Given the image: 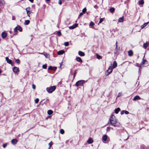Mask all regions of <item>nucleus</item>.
Returning a JSON list of instances; mask_svg holds the SVG:
<instances>
[{"instance_id": "5fc2aeb1", "label": "nucleus", "mask_w": 149, "mask_h": 149, "mask_svg": "<svg viewBox=\"0 0 149 149\" xmlns=\"http://www.w3.org/2000/svg\"><path fill=\"white\" fill-rule=\"evenodd\" d=\"M146 149H149V146H148L146 148Z\"/></svg>"}, {"instance_id": "603ef678", "label": "nucleus", "mask_w": 149, "mask_h": 149, "mask_svg": "<svg viewBox=\"0 0 149 149\" xmlns=\"http://www.w3.org/2000/svg\"><path fill=\"white\" fill-rule=\"evenodd\" d=\"M56 67H53L52 70H56Z\"/></svg>"}, {"instance_id": "20e7f679", "label": "nucleus", "mask_w": 149, "mask_h": 149, "mask_svg": "<svg viewBox=\"0 0 149 149\" xmlns=\"http://www.w3.org/2000/svg\"><path fill=\"white\" fill-rule=\"evenodd\" d=\"M112 70L113 69L112 66H109L108 69L107 70V72H106V74L107 75H108L109 74L112 72Z\"/></svg>"}, {"instance_id": "79ce46f5", "label": "nucleus", "mask_w": 149, "mask_h": 149, "mask_svg": "<svg viewBox=\"0 0 149 149\" xmlns=\"http://www.w3.org/2000/svg\"><path fill=\"white\" fill-rule=\"evenodd\" d=\"M52 141L50 142L49 143V147H51L52 146Z\"/></svg>"}, {"instance_id": "423d86ee", "label": "nucleus", "mask_w": 149, "mask_h": 149, "mask_svg": "<svg viewBox=\"0 0 149 149\" xmlns=\"http://www.w3.org/2000/svg\"><path fill=\"white\" fill-rule=\"evenodd\" d=\"M27 15L29 17H30V14L31 13V12H30V8H27L26 9Z\"/></svg>"}, {"instance_id": "a19ab883", "label": "nucleus", "mask_w": 149, "mask_h": 149, "mask_svg": "<svg viewBox=\"0 0 149 149\" xmlns=\"http://www.w3.org/2000/svg\"><path fill=\"white\" fill-rule=\"evenodd\" d=\"M124 113L126 114H127L129 113V112L126 110H124Z\"/></svg>"}, {"instance_id": "ddd939ff", "label": "nucleus", "mask_w": 149, "mask_h": 149, "mask_svg": "<svg viewBox=\"0 0 149 149\" xmlns=\"http://www.w3.org/2000/svg\"><path fill=\"white\" fill-rule=\"evenodd\" d=\"M108 136L106 135H104L102 137V140L103 141H105L107 139Z\"/></svg>"}, {"instance_id": "de8ad7c7", "label": "nucleus", "mask_w": 149, "mask_h": 149, "mask_svg": "<svg viewBox=\"0 0 149 149\" xmlns=\"http://www.w3.org/2000/svg\"><path fill=\"white\" fill-rule=\"evenodd\" d=\"M7 146V144L6 143L4 144H3V148H5Z\"/></svg>"}, {"instance_id": "13d9d810", "label": "nucleus", "mask_w": 149, "mask_h": 149, "mask_svg": "<svg viewBox=\"0 0 149 149\" xmlns=\"http://www.w3.org/2000/svg\"><path fill=\"white\" fill-rule=\"evenodd\" d=\"M12 20H15V19L14 18H13Z\"/></svg>"}, {"instance_id": "37998d69", "label": "nucleus", "mask_w": 149, "mask_h": 149, "mask_svg": "<svg viewBox=\"0 0 149 149\" xmlns=\"http://www.w3.org/2000/svg\"><path fill=\"white\" fill-rule=\"evenodd\" d=\"M17 27H16L14 29V31L15 33H16L17 32Z\"/></svg>"}, {"instance_id": "7ed1b4c3", "label": "nucleus", "mask_w": 149, "mask_h": 149, "mask_svg": "<svg viewBox=\"0 0 149 149\" xmlns=\"http://www.w3.org/2000/svg\"><path fill=\"white\" fill-rule=\"evenodd\" d=\"M85 83V81L83 80H81L77 81L76 83V86H82L84 83Z\"/></svg>"}, {"instance_id": "393cba45", "label": "nucleus", "mask_w": 149, "mask_h": 149, "mask_svg": "<svg viewBox=\"0 0 149 149\" xmlns=\"http://www.w3.org/2000/svg\"><path fill=\"white\" fill-rule=\"evenodd\" d=\"M53 113V111L51 110H49L47 111V113L48 115H50Z\"/></svg>"}, {"instance_id": "4468645a", "label": "nucleus", "mask_w": 149, "mask_h": 149, "mask_svg": "<svg viewBox=\"0 0 149 149\" xmlns=\"http://www.w3.org/2000/svg\"><path fill=\"white\" fill-rule=\"evenodd\" d=\"M7 36V34L6 33L3 32L1 34V36L3 38H6Z\"/></svg>"}, {"instance_id": "bb28decb", "label": "nucleus", "mask_w": 149, "mask_h": 149, "mask_svg": "<svg viewBox=\"0 0 149 149\" xmlns=\"http://www.w3.org/2000/svg\"><path fill=\"white\" fill-rule=\"evenodd\" d=\"M97 58L98 59H101L102 58V57L101 56L99 55V54H97L96 55Z\"/></svg>"}, {"instance_id": "bf43d9fd", "label": "nucleus", "mask_w": 149, "mask_h": 149, "mask_svg": "<svg viewBox=\"0 0 149 149\" xmlns=\"http://www.w3.org/2000/svg\"><path fill=\"white\" fill-rule=\"evenodd\" d=\"M46 1H49L50 0H46Z\"/></svg>"}, {"instance_id": "e2e57ef3", "label": "nucleus", "mask_w": 149, "mask_h": 149, "mask_svg": "<svg viewBox=\"0 0 149 149\" xmlns=\"http://www.w3.org/2000/svg\"><path fill=\"white\" fill-rule=\"evenodd\" d=\"M39 54H42V53H39Z\"/></svg>"}, {"instance_id": "a18cd8bd", "label": "nucleus", "mask_w": 149, "mask_h": 149, "mask_svg": "<svg viewBox=\"0 0 149 149\" xmlns=\"http://www.w3.org/2000/svg\"><path fill=\"white\" fill-rule=\"evenodd\" d=\"M53 67L52 66H50L48 67V69L49 70H52Z\"/></svg>"}, {"instance_id": "473e14b6", "label": "nucleus", "mask_w": 149, "mask_h": 149, "mask_svg": "<svg viewBox=\"0 0 149 149\" xmlns=\"http://www.w3.org/2000/svg\"><path fill=\"white\" fill-rule=\"evenodd\" d=\"M87 9L86 8H84L82 10V13H84L86 11Z\"/></svg>"}, {"instance_id": "72a5a7b5", "label": "nucleus", "mask_w": 149, "mask_h": 149, "mask_svg": "<svg viewBox=\"0 0 149 149\" xmlns=\"http://www.w3.org/2000/svg\"><path fill=\"white\" fill-rule=\"evenodd\" d=\"M64 45L65 46H67L69 45V43L68 42H66L64 43Z\"/></svg>"}, {"instance_id": "f03ea898", "label": "nucleus", "mask_w": 149, "mask_h": 149, "mask_svg": "<svg viewBox=\"0 0 149 149\" xmlns=\"http://www.w3.org/2000/svg\"><path fill=\"white\" fill-rule=\"evenodd\" d=\"M56 88L55 86H53L50 88L47 87L46 88V90L49 93H51L54 91Z\"/></svg>"}, {"instance_id": "2eb2a0df", "label": "nucleus", "mask_w": 149, "mask_h": 149, "mask_svg": "<svg viewBox=\"0 0 149 149\" xmlns=\"http://www.w3.org/2000/svg\"><path fill=\"white\" fill-rule=\"evenodd\" d=\"M65 51L63 50L59 51L57 52V54L59 55H62L64 53Z\"/></svg>"}, {"instance_id": "7c9ffc66", "label": "nucleus", "mask_w": 149, "mask_h": 149, "mask_svg": "<svg viewBox=\"0 0 149 149\" xmlns=\"http://www.w3.org/2000/svg\"><path fill=\"white\" fill-rule=\"evenodd\" d=\"M42 67L43 68L46 69L47 68V65L46 64L43 65H42Z\"/></svg>"}, {"instance_id": "c9c22d12", "label": "nucleus", "mask_w": 149, "mask_h": 149, "mask_svg": "<svg viewBox=\"0 0 149 149\" xmlns=\"http://www.w3.org/2000/svg\"><path fill=\"white\" fill-rule=\"evenodd\" d=\"M146 61V60H145L144 59H143L142 61L141 62V64L143 65L145 63Z\"/></svg>"}, {"instance_id": "864d4df0", "label": "nucleus", "mask_w": 149, "mask_h": 149, "mask_svg": "<svg viewBox=\"0 0 149 149\" xmlns=\"http://www.w3.org/2000/svg\"><path fill=\"white\" fill-rule=\"evenodd\" d=\"M29 1H30L31 2H33V0H29Z\"/></svg>"}, {"instance_id": "3c124183", "label": "nucleus", "mask_w": 149, "mask_h": 149, "mask_svg": "<svg viewBox=\"0 0 149 149\" xmlns=\"http://www.w3.org/2000/svg\"><path fill=\"white\" fill-rule=\"evenodd\" d=\"M83 14V13H80V14H79V17H81V16Z\"/></svg>"}, {"instance_id": "a211bd4d", "label": "nucleus", "mask_w": 149, "mask_h": 149, "mask_svg": "<svg viewBox=\"0 0 149 149\" xmlns=\"http://www.w3.org/2000/svg\"><path fill=\"white\" fill-rule=\"evenodd\" d=\"M87 142L88 143L91 144L93 142V140L91 138H89Z\"/></svg>"}, {"instance_id": "49530a36", "label": "nucleus", "mask_w": 149, "mask_h": 149, "mask_svg": "<svg viewBox=\"0 0 149 149\" xmlns=\"http://www.w3.org/2000/svg\"><path fill=\"white\" fill-rule=\"evenodd\" d=\"M32 87L33 89H35L36 88L35 85L34 84H33L32 85Z\"/></svg>"}, {"instance_id": "8fccbe9b", "label": "nucleus", "mask_w": 149, "mask_h": 149, "mask_svg": "<svg viewBox=\"0 0 149 149\" xmlns=\"http://www.w3.org/2000/svg\"><path fill=\"white\" fill-rule=\"evenodd\" d=\"M124 113V110L122 111H121L120 113L121 115H123Z\"/></svg>"}, {"instance_id": "1a4fd4ad", "label": "nucleus", "mask_w": 149, "mask_h": 149, "mask_svg": "<svg viewBox=\"0 0 149 149\" xmlns=\"http://www.w3.org/2000/svg\"><path fill=\"white\" fill-rule=\"evenodd\" d=\"M141 99V98L138 95H136L133 98V100L134 101H135L136 100H140Z\"/></svg>"}, {"instance_id": "4d7b16f0", "label": "nucleus", "mask_w": 149, "mask_h": 149, "mask_svg": "<svg viewBox=\"0 0 149 149\" xmlns=\"http://www.w3.org/2000/svg\"><path fill=\"white\" fill-rule=\"evenodd\" d=\"M2 71L1 70H0V74L1 72Z\"/></svg>"}, {"instance_id": "f257e3e1", "label": "nucleus", "mask_w": 149, "mask_h": 149, "mask_svg": "<svg viewBox=\"0 0 149 149\" xmlns=\"http://www.w3.org/2000/svg\"><path fill=\"white\" fill-rule=\"evenodd\" d=\"M109 122L111 125L114 126H118L119 124L117 122V120L116 119L115 117L113 115H112L109 119Z\"/></svg>"}, {"instance_id": "a878e982", "label": "nucleus", "mask_w": 149, "mask_h": 149, "mask_svg": "<svg viewBox=\"0 0 149 149\" xmlns=\"http://www.w3.org/2000/svg\"><path fill=\"white\" fill-rule=\"evenodd\" d=\"M30 23V21L28 20H25V24L26 25H28Z\"/></svg>"}, {"instance_id": "2f4dec72", "label": "nucleus", "mask_w": 149, "mask_h": 149, "mask_svg": "<svg viewBox=\"0 0 149 149\" xmlns=\"http://www.w3.org/2000/svg\"><path fill=\"white\" fill-rule=\"evenodd\" d=\"M15 62L17 64H19L20 61L19 59H17L15 60Z\"/></svg>"}, {"instance_id": "6e6552de", "label": "nucleus", "mask_w": 149, "mask_h": 149, "mask_svg": "<svg viewBox=\"0 0 149 149\" xmlns=\"http://www.w3.org/2000/svg\"><path fill=\"white\" fill-rule=\"evenodd\" d=\"M78 26V24H75L72 26L69 27V28L70 29H73L76 28Z\"/></svg>"}, {"instance_id": "c03bdc74", "label": "nucleus", "mask_w": 149, "mask_h": 149, "mask_svg": "<svg viewBox=\"0 0 149 149\" xmlns=\"http://www.w3.org/2000/svg\"><path fill=\"white\" fill-rule=\"evenodd\" d=\"M122 95V93H119L118 94L117 97H119Z\"/></svg>"}, {"instance_id": "680f3d73", "label": "nucleus", "mask_w": 149, "mask_h": 149, "mask_svg": "<svg viewBox=\"0 0 149 149\" xmlns=\"http://www.w3.org/2000/svg\"><path fill=\"white\" fill-rule=\"evenodd\" d=\"M10 32V33H12V31H10V32Z\"/></svg>"}, {"instance_id": "6e6d98bb", "label": "nucleus", "mask_w": 149, "mask_h": 149, "mask_svg": "<svg viewBox=\"0 0 149 149\" xmlns=\"http://www.w3.org/2000/svg\"><path fill=\"white\" fill-rule=\"evenodd\" d=\"M76 72H75L74 73V77H75V74H76Z\"/></svg>"}, {"instance_id": "5701e85b", "label": "nucleus", "mask_w": 149, "mask_h": 149, "mask_svg": "<svg viewBox=\"0 0 149 149\" xmlns=\"http://www.w3.org/2000/svg\"><path fill=\"white\" fill-rule=\"evenodd\" d=\"M17 30H18L20 32H21L22 31V28L20 26H17Z\"/></svg>"}, {"instance_id": "b1692460", "label": "nucleus", "mask_w": 149, "mask_h": 149, "mask_svg": "<svg viewBox=\"0 0 149 149\" xmlns=\"http://www.w3.org/2000/svg\"><path fill=\"white\" fill-rule=\"evenodd\" d=\"M95 25V24L93 22H91L90 24V26H91V28H94V26Z\"/></svg>"}, {"instance_id": "f8f14e48", "label": "nucleus", "mask_w": 149, "mask_h": 149, "mask_svg": "<svg viewBox=\"0 0 149 149\" xmlns=\"http://www.w3.org/2000/svg\"><path fill=\"white\" fill-rule=\"evenodd\" d=\"M79 55L81 56H85L84 53L81 51H79L78 52Z\"/></svg>"}, {"instance_id": "dca6fc26", "label": "nucleus", "mask_w": 149, "mask_h": 149, "mask_svg": "<svg viewBox=\"0 0 149 149\" xmlns=\"http://www.w3.org/2000/svg\"><path fill=\"white\" fill-rule=\"evenodd\" d=\"M123 16L122 17L120 18L118 20V22H122L124 21Z\"/></svg>"}, {"instance_id": "e433bc0d", "label": "nucleus", "mask_w": 149, "mask_h": 149, "mask_svg": "<svg viewBox=\"0 0 149 149\" xmlns=\"http://www.w3.org/2000/svg\"><path fill=\"white\" fill-rule=\"evenodd\" d=\"M39 100L38 98H36L35 100V102L36 103H37L39 102Z\"/></svg>"}, {"instance_id": "9b49d317", "label": "nucleus", "mask_w": 149, "mask_h": 149, "mask_svg": "<svg viewBox=\"0 0 149 149\" xmlns=\"http://www.w3.org/2000/svg\"><path fill=\"white\" fill-rule=\"evenodd\" d=\"M76 60L77 61L81 63L82 62V60L81 58L79 57H77L76 58Z\"/></svg>"}, {"instance_id": "6ab92c4d", "label": "nucleus", "mask_w": 149, "mask_h": 149, "mask_svg": "<svg viewBox=\"0 0 149 149\" xmlns=\"http://www.w3.org/2000/svg\"><path fill=\"white\" fill-rule=\"evenodd\" d=\"M117 66V63L116 61H115L113 62V68H116Z\"/></svg>"}, {"instance_id": "052dcab7", "label": "nucleus", "mask_w": 149, "mask_h": 149, "mask_svg": "<svg viewBox=\"0 0 149 149\" xmlns=\"http://www.w3.org/2000/svg\"><path fill=\"white\" fill-rule=\"evenodd\" d=\"M50 148H51V147H49V148H48V149H50Z\"/></svg>"}, {"instance_id": "c756f323", "label": "nucleus", "mask_w": 149, "mask_h": 149, "mask_svg": "<svg viewBox=\"0 0 149 149\" xmlns=\"http://www.w3.org/2000/svg\"><path fill=\"white\" fill-rule=\"evenodd\" d=\"M60 132L61 134H63L64 133V130L62 129H61L60 130Z\"/></svg>"}, {"instance_id": "4be33fe9", "label": "nucleus", "mask_w": 149, "mask_h": 149, "mask_svg": "<svg viewBox=\"0 0 149 149\" xmlns=\"http://www.w3.org/2000/svg\"><path fill=\"white\" fill-rule=\"evenodd\" d=\"M148 43L146 42V43H145L143 44V47L145 49H146V48L148 46Z\"/></svg>"}, {"instance_id": "cd10ccee", "label": "nucleus", "mask_w": 149, "mask_h": 149, "mask_svg": "<svg viewBox=\"0 0 149 149\" xmlns=\"http://www.w3.org/2000/svg\"><path fill=\"white\" fill-rule=\"evenodd\" d=\"M144 3V1L143 0H141L139 2V5H142Z\"/></svg>"}, {"instance_id": "aec40b11", "label": "nucleus", "mask_w": 149, "mask_h": 149, "mask_svg": "<svg viewBox=\"0 0 149 149\" xmlns=\"http://www.w3.org/2000/svg\"><path fill=\"white\" fill-rule=\"evenodd\" d=\"M128 54L129 56H131L133 54V51L132 50H130L128 51Z\"/></svg>"}, {"instance_id": "58836bf2", "label": "nucleus", "mask_w": 149, "mask_h": 149, "mask_svg": "<svg viewBox=\"0 0 149 149\" xmlns=\"http://www.w3.org/2000/svg\"><path fill=\"white\" fill-rule=\"evenodd\" d=\"M57 34L58 36H60L61 35V33L60 31H58L57 32Z\"/></svg>"}, {"instance_id": "f3484780", "label": "nucleus", "mask_w": 149, "mask_h": 149, "mask_svg": "<svg viewBox=\"0 0 149 149\" xmlns=\"http://www.w3.org/2000/svg\"><path fill=\"white\" fill-rule=\"evenodd\" d=\"M149 22H146L145 23H144L143 25H141V29H142L144 27H146L148 24Z\"/></svg>"}, {"instance_id": "0eeeda50", "label": "nucleus", "mask_w": 149, "mask_h": 149, "mask_svg": "<svg viewBox=\"0 0 149 149\" xmlns=\"http://www.w3.org/2000/svg\"><path fill=\"white\" fill-rule=\"evenodd\" d=\"M13 71L15 73H17L19 71V69L18 68L14 67L13 69Z\"/></svg>"}, {"instance_id": "c85d7f7f", "label": "nucleus", "mask_w": 149, "mask_h": 149, "mask_svg": "<svg viewBox=\"0 0 149 149\" xmlns=\"http://www.w3.org/2000/svg\"><path fill=\"white\" fill-rule=\"evenodd\" d=\"M109 10L111 13H113L114 12L115 9L114 8H111Z\"/></svg>"}, {"instance_id": "4c0bfd02", "label": "nucleus", "mask_w": 149, "mask_h": 149, "mask_svg": "<svg viewBox=\"0 0 149 149\" xmlns=\"http://www.w3.org/2000/svg\"><path fill=\"white\" fill-rule=\"evenodd\" d=\"M110 128H111L109 127H107V130H106L108 132H109L110 131Z\"/></svg>"}, {"instance_id": "9d476101", "label": "nucleus", "mask_w": 149, "mask_h": 149, "mask_svg": "<svg viewBox=\"0 0 149 149\" xmlns=\"http://www.w3.org/2000/svg\"><path fill=\"white\" fill-rule=\"evenodd\" d=\"M17 140L16 139H12L11 141V143L13 144H15L17 143Z\"/></svg>"}, {"instance_id": "09e8293b", "label": "nucleus", "mask_w": 149, "mask_h": 149, "mask_svg": "<svg viewBox=\"0 0 149 149\" xmlns=\"http://www.w3.org/2000/svg\"><path fill=\"white\" fill-rule=\"evenodd\" d=\"M117 42H116V51L117 52H118V51H117Z\"/></svg>"}, {"instance_id": "ea45409f", "label": "nucleus", "mask_w": 149, "mask_h": 149, "mask_svg": "<svg viewBox=\"0 0 149 149\" xmlns=\"http://www.w3.org/2000/svg\"><path fill=\"white\" fill-rule=\"evenodd\" d=\"M103 21V19L100 18V20L99 22V23H101Z\"/></svg>"}, {"instance_id": "412c9836", "label": "nucleus", "mask_w": 149, "mask_h": 149, "mask_svg": "<svg viewBox=\"0 0 149 149\" xmlns=\"http://www.w3.org/2000/svg\"><path fill=\"white\" fill-rule=\"evenodd\" d=\"M120 110V109L119 108H118L117 109L115 110V112L117 114L118 113L119 111Z\"/></svg>"}, {"instance_id": "39448f33", "label": "nucleus", "mask_w": 149, "mask_h": 149, "mask_svg": "<svg viewBox=\"0 0 149 149\" xmlns=\"http://www.w3.org/2000/svg\"><path fill=\"white\" fill-rule=\"evenodd\" d=\"M6 59L8 63L11 64L12 66L13 65L12 61L11 60L9 59L8 57H6Z\"/></svg>"}, {"instance_id": "f704fd0d", "label": "nucleus", "mask_w": 149, "mask_h": 149, "mask_svg": "<svg viewBox=\"0 0 149 149\" xmlns=\"http://www.w3.org/2000/svg\"><path fill=\"white\" fill-rule=\"evenodd\" d=\"M64 0H59L58 1V3L60 5H61L62 4V1H64Z\"/></svg>"}]
</instances>
